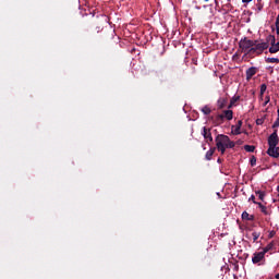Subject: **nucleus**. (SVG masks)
Masks as SVG:
<instances>
[{"label": "nucleus", "instance_id": "obj_1", "mask_svg": "<svg viewBox=\"0 0 279 279\" xmlns=\"http://www.w3.org/2000/svg\"><path fill=\"white\" fill-rule=\"evenodd\" d=\"M256 43H258V40H251V39H247L246 37H244L243 39L240 40L239 47H240V49H242V51L244 53H247V50L251 47H254V45H256Z\"/></svg>", "mask_w": 279, "mask_h": 279}, {"label": "nucleus", "instance_id": "obj_2", "mask_svg": "<svg viewBox=\"0 0 279 279\" xmlns=\"http://www.w3.org/2000/svg\"><path fill=\"white\" fill-rule=\"evenodd\" d=\"M233 114L234 113L232 112V110H226L225 116L218 114L216 118L217 125H221V123H223V119L226 118H227V121H232Z\"/></svg>", "mask_w": 279, "mask_h": 279}, {"label": "nucleus", "instance_id": "obj_3", "mask_svg": "<svg viewBox=\"0 0 279 279\" xmlns=\"http://www.w3.org/2000/svg\"><path fill=\"white\" fill-rule=\"evenodd\" d=\"M279 143L278 130H275L272 134L268 137L269 147H277Z\"/></svg>", "mask_w": 279, "mask_h": 279}, {"label": "nucleus", "instance_id": "obj_4", "mask_svg": "<svg viewBox=\"0 0 279 279\" xmlns=\"http://www.w3.org/2000/svg\"><path fill=\"white\" fill-rule=\"evenodd\" d=\"M222 145L223 147H228V143H230V137L228 135L220 134L216 137V145Z\"/></svg>", "mask_w": 279, "mask_h": 279}, {"label": "nucleus", "instance_id": "obj_5", "mask_svg": "<svg viewBox=\"0 0 279 279\" xmlns=\"http://www.w3.org/2000/svg\"><path fill=\"white\" fill-rule=\"evenodd\" d=\"M255 47L257 49V56H260V53H263L265 51V49H269V41H265V43H256Z\"/></svg>", "mask_w": 279, "mask_h": 279}, {"label": "nucleus", "instance_id": "obj_6", "mask_svg": "<svg viewBox=\"0 0 279 279\" xmlns=\"http://www.w3.org/2000/svg\"><path fill=\"white\" fill-rule=\"evenodd\" d=\"M266 154H268V156H270L271 158H279V147L277 146L269 147Z\"/></svg>", "mask_w": 279, "mask_h": 279}, {"label": "nucleus", "instance_id": "obj_7", "mask_svg": "<svg viewBox=\"0 0 279 279\" xmlns=\"http://www.w3.org/2000/svg\"><path fill=\"white\" fill-rule=\"evenodd\" d=\"M258 73V69L255 66L250 68L246 70V81L250 82L252 80V76Z\"/></svg>", "mask_w": 279, "mask_h": 279}, {"label": "nucleus", "instance_id": "obj_8", "mask_svg": "<svg viewBox=\"0 0 279 279\" xmlns=\"http://www.w3.org/2000/svg\"><path fill=\"white\" fill-rule=\"evenodd\" d=\"M203 136L206 141H209V143H213V133H210V129H203Z\"/></svg>", "mask_w": 279, "mask_h": 279}, {"label": "nucleus", "instance_id": "obj_9", "mask_svg": "<svg viewBox=\"0 0 279 279\" xmlns=\"http://www.w3.org/2000/svg\"><path fill=\"white\" fill-rule=\"evenodd\" d=\"M263 258H265V253L259 252V253L254 254V257L252 258V260L254 264H256V263H260V260H263Z\"/></svg>", "mask_w": 279, "mask_h": 279}, {"label": "nucleus", "instance_id": "obj_10", "mask_svg": "<svg viewBox=\"0 0 279 279\" xmlns=\"http://www.w3.org/2000/svg\"><path fill=\"white\" fill-rule=\"evenodd\" d=\"M243 126V120H239L235 129L232 131V134H234L235 136H238V134H241V128Z\"/></svg>", "mask_w": 279, "mask_h": 279}, {"label": "nucleus", "instance_id": "obj_11", "mask_svg": "<svg viewBox=\"0 0 279 279\" xmlns=\"http://www.w3.org/2000/svg\"><path fill=\"white\" fill-rule=\"evenodd\" d=\"M242 219L245 221H254V215H250L247 211H243Z\"/></svg>", "mask_w": 279, "mask_h": 279}, {"label": "nucleus", "instance_id": "obj_12", "mask_svg": "<svg viewBox=\"0 0 279 279\" xmlns=\"http://www.w3.org/2000/svg\"><path fill=\"white\" fill-rule=\"evenodd\" d=\"M216 149H217V148L213 147V148H210V149L207 151V154H206V159H207V160H211V159H213V156H214Z\"/></svg>", "mask_w": 279, "mask_h": 279}, {"label": "nucleus", "instance_id": "obj_13", "mask_svg": "<svg viewBox=\"0 0 279 279\" xmlns=\"http://www.w3.org/2000/svg\"><path fill=\"white\" fill-rule=\"evenodd\" d=\"M245 151H248L250 154L254 153L256 150V146L254 145H244Z\"/></svg>", "mask_w": 279, "mask_h": 279}, {"label": "nucleus", "instance_id": "obj_14", "mask_svg": "<svg viewBox=\"0 0 279 279\" xmlns=\"http://www.w3.org/2000/svg\"><path fill=\"white\" fill-rule=\"evenodd\" d=\"M239 99H241V96H234L233 98H231L230 105L228 106V108H232V106H234L236 101H239Z\"/></svg>", "mask_w": 279, "mask_h": 279}, {"label": "nucleus", "instance_id": "obj_15", "mask_svg": "<svg viewBox=\"0 0 279 279\" xmlns=\"http://www.w3.org/2000/svg\"><path fill=\"white\" fill-rule=\"evenodd\" d=\"M252 53H258V49H256V45L252 46L247 52H246V56H250Z\"/></svg>", "mask_w": 279, "mask_h": 279}, {"label": "nucleus", "instance_id": "obj_16", "mask_svg": "<svg viewBox=\"0 0 279 279\" xmlns=\"http://www.w3.org/2000/svg\"><path fill=\"white\" fill-rule=\"evenodd\" d=\"M257 206L260 208L263 214L269 215V211H267V207L263 205V203H257Z\"/></svg>", "mask_w": 279, "mask_h": 279}, {"label": "nucleus", "instance_id": "obj_17", "mask_svg": "<svg viewBox=\"0 0 279 279\" xmlns=\"http://www.w3.org/2000/svg\"><path fill=\"white\" fill-rule=\"evenodd\" d=\"M216 147H217L218 151H221L222 155L226 154V148L227 147L222 146L221 143L216 144Z\"/></svg>", "mask_w": 279, "mask_h": 279}, {"label": "nucleus", "instance_id": "obj_18", "mask_svg": "<svg viewBox=\"0 0 279 279\" xmlns=\"http://www.w3.org/2000/svg\"><path fill=\"white\" fill-rule=\"evenodd\" d=\"M272 248H274V243H269L268 245H266L264 247V251L262 253H264V255H265V254H267V252H269Z\"/></svg>", "mask_w": 279, "mask_h": 279}, {"label": "nucleus", "instance_id": "obj_19", "mask_svg": "<svg viewBox=\"0 0 279 279\" xmlns=\"http://www.w3.org/2000/svg\"><path fill=\"white\" fill-rule=\"evenodd\" d=\"M266 90H267V85L266 84H262L260 85V92H259L260 97H263L265 95Z\"/></svg>", "mask_w": 279, "mask_h": 279}, {"label": "nucleus", "instance_id": "obj_20", "mask_svg": "<svg viewBox=\"0 0 279 279\" xmlns=\"http://www.w3.org/2000/svg\"><path fill=\"white\" fill-rule=\"evenodd\" d=\"M236 143L232 142L230 138H229V142H227V149H233V147H235Z\"/></svg>", "mask_w": 279, "mask_h": 279}, {"label": "nucleus", "instance_id": "obj_21", "mask_svg": "<svg viewBox=\"0 0 279 279\" xmlns=\"http://www.w3.org/2000/svg\"><path fill=\"white\" fill-rule=\"evenodd\" d=\"M256 195H258V197H259V199H260L262 202L265 201V192H263V191H257V192H256Z\"/></svg>", "mask_w": 279, "mask_h": 279}, {"label": "nucleus", "instance_id": "obj_22", "mask_svg": "<svg viewBox=\"0 0 279 279\" xmlns=\"http://www.w3.org/2000/svg\"><path fill=\"white\" fill-rule=\"evenodd\" d=\"M266 62H270V63H276V64H278V63H279V59H278V58H267V59H266Z\"/></svg>", "mask_w": 279, "mask_h": 279}, {"label": "nucleus", "instance_id": "obj_23", "mask_svg": "<svg viewBox=\"0 0 279 279\" xmlns=\"http://www.w3.org/2000/svg\"><path fill=\"white\" fill-rule=\"evenodd\" d=\"M202 112H204V114H210V112H213V110H210L208 106H205V107L202 109Z\"/></svg>", "mask_w": 279, "mask_h": 279}, {"label": "nucleus", "instance_id": "obj_24", "mask_svg": "<svg viewBox=\"0 0 279 279\" xmlns=\"http://www.w3.org/2000/svg\"><path fill=\"white\" fill-rule=\"evenodd\" d=\"M263 123H265V119L258 118V119L256 120V125H263Z\"/></svg>", "mask_w": 279, "mask_h": 279}, {"label": "nucleus", "instance_id": "obj_25", "mask_svg": "<svg viewBox=\"0 0 279 279\" xmlns=\"http://www.w3.org/2000/svg\"><path fill=\"white\" fill-rule=\"evenodd\" d=\"M256 165V156L251 157V167H254Z\"/></svg>", "mask_w": 279, "mask_h": 279}, {"label": "nucleus", "instance_id": "obj_26", "mask_svg": "<svg viewBox=\"0 0 279 279\" xmlns=\"http://www.w3.org/2000/svg\"><path fill=\"white\" fill-rule=\"evenodd\" d=\"M272 128H279V116H278L277 120L275 121V123L272 124Z\"/></svg>", "mask_w": 279, "mask_h": 279}, {"label": "nucleus", "instance_id": "obj_27", "mask_svg": "<svg viewBox=\"0 0 279 279\" xmlns=\"http://www.w3.org/2000/svg\"><path fill=\"white\" fill-rule=\"evenodd\" d=\"M250 201L253 202V204H258V202H256V196L254 195L250 197Z\"/></svg>", "mask_w": 279, "mask_h": 279}, {"label": "nucleus", "instance_id": "obj_28", "mask_svg": "<svg viewBox=\"0 0 279 279\" xmlns=\"http://www.w3.org/2000/svg\"><path fill=\"white\" fill-rule=\"evenodd\" d=\"M275 25H276L277 35L279 36V23H275Z\"/></svg>", "mask_w": 279, "mask_h": 279}, {"label": "nucleus", "instance_id": "obj_29", "mask_svg": "<svg viewBox=\"0 0 279 279\" xmlns=\"http://www.w3.org/2000/svg\"><path fill=\"white\" fill-rule=\"evenodd\" d=\"M101 29H102L101 26H97V27H96L97 34H99V32H101Z\"/></svg>", "mask_w": 279, "mask_h": 279}, {"label": "nucleus", "instance_id": "obj_30", "mask_svg": "<svg viewBox=\"0 0 279 279\" xmlns=\"http://www.w3.org/2000/svg\"><path fill=\"white\" fill-rule=\"evenodd\" d=\"M257 10L260 12V10H263V4L259 3Z\"/></svg>", "mask_w": 279, "mask_h": 279}, {"label": "nucleus", "instance_id": "obj_31", "mask_svg": "<svg viewBox=\"0 0 279 279\" xmlns=\"http://www.w3.org/2000/svg\"><path fill=\"white\" fill-rule=\"evenodd\" d=\"M253 236H254V241H257L258 235L256 233H253Z\"/></svg>", "mask_w": 279, "mask_h": 279}, {"label": "nucleus", "instance_id": "obj_32", "mask_svg": "<svg viewBox=\"0 0 279 279\" xmlns=\"http://www.w3.org/2000/svg\"><path fill=\"white\" fill-rule=\"evenodd\" d=\"M252 0H242V3H251Z\"/></svg>", "mask_w": 279, "mask_h": 279}, {"label": "nucleus", "instance_id": "obj_33", "mask_svg": "<svg viewBox=\"0 0 279 279\" xmlns=\"http://www.w3.org/2000/svg\"><path fill=\"white\" fill-rule=\"evenodd\" d=\"M274 234H276V232H270V238L274 236Z\"/></svg>", "mask_w": 279, "mask_h": 279}, {"label": "nucleus", "instance_id": "obj_34", "mask_svg": "<svg viewBox=\"0 0 279 279\" xmlns=\"http://www.w3.org/2000/svg\"><path fill=\"white\" fill-rule=\"evenodd\" d=\"M275 278H276V279H279V274H277V275L275 276Z\"/></svg>", "mask_w": 279, "mask_h": 279}, {"label": "nucleus", "instance_id": "obj_35", "mask_svg": "<svg viewBox=\"0 0 279 279\" xmlns=\"http://www.w3.org/2000/svg\"><path fill=\"white\" fill-rule=\"evenodd\" d=\"M241 143H242L241 141H238V142H236L238 145H241Z\"/></svg>", "mask_w": 279, "mask_h": 279}, {"label": "nucleus", "instance_id": "obj_36", "mask_svg": "<svg viewBox=\"0 0 279 279\" xmlns=\"http://www.w3.org/2000/svg\"><path fill=\"white\" fill-rule=\"evenodd\" d=\"M276 3H279V0H275Z\"/></svg>", "mask_w": 279, "mask_h": 279}, {"label": "nucleus", "instance_id": "obj_37", "mask_svg": "<svg viewBox=\"0 0 279 279\" xmlns=\"http://www.w3.org/2000/svg\"><path fill=\"white\" fill-rule=\"evenodd\" d=\"M277 191L279 192V185H278V187H277Z\"/></svg>", "mask_w": 279, "mask_h": 279}, {"label": "nucleus", "instance_id": "obj_38", "mask_svg": "<svg viewBox=\"0 0 279 279\" xmlns=\"http://www.w3.org/2000/svg\"><path fill=\"white\" fill-rule=\"evenodd\" d=\"M205 1H208V0H205ZM215 2L217 3V0H215Z\"/></svg>", "mask_w": 279, "mask_h": 279}]
</instances>
